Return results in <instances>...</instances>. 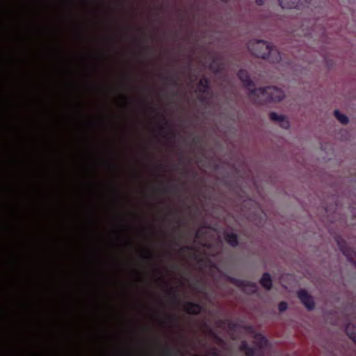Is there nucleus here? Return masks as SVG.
I'll use <instances>...</instances> for the list:
<instances>
[{
	"mask_svg": "<svg viewBox=\"0 0 356 356\" xmlns=\"http://www.w3.org/2000/svg\"><path fill=\"white\" fill-rule=\"evenodd\" d=\"M168 293L169 295H172V300L175 304H179L180 302L179 298H178L177 295L176 294V290L172 287H170L168 290Z\"/></svg>",
	"mask_w": 356,
	"mask_h": 356,
	"instance_id": "16",
	"label": "nucleus"
},
{
	"mask_svg": "<svg viewBox=\"0 0 356 356\" xmlns=\"http://www.w3.org/2000/svg\"><path fill=\"white\" fill-rule=\"evenodd\" d=\"M209 69L213 72H218L221 70L220 65L216 62V60H213L212 63L209 66Z\"/></svg>",
	"mask_w": 356,
	"mask_h": 356,
	"instance_id": "18",
	"label": "nucleus"
},
{
	"mask_svg": "<svg viewBox=\"0 0 356 356\" xmlns=\"http://www.w3.org/2000/svg\"><path fill=\"white\" fill-rule=\"evenodd\" d=\"M215 339L218 341H220L221 339L217 336V335H215Z\"/></svg>",
	"mask_w": 356,
	"mask_h": 356,
	"instance_id": "33",
	"label": "nucleus"
},
{
	"mask_svg": "<svg viewBox=\"0 0 356 356\" xmlns=\"http://www.w3.org/2000/svg\"><path fill=\"white\" fill-rule=\"evenodd\" d=\"M179 353L178 350H174L168 346H165L161 351V354L164 356H177Z\"/></svg>",
	"mask_w": 356,
	"mask_h": 356,
	"instance_id": "15",
	"label": "nucleus"
},
{
	"mask_svg": "<svg viewBox=\"0 0 356 356\" xmlns=\"http://www.w3.org/2000/svg\"><path fill=\"white\" fill-rule=\"evenodd\" d=\"M287 308H288V305L284 301L280 302L278 305V309H279L280 312H284L287 309Z\"/></svg>",
	"mask_w": 356,
	"mask_h": 356,
	"instance_id": "20",
	"label": "nucleus"
},
{
	"mask_svg": "<svg viewBox=\"0 0 356 356\" xmlns=\"http://www.w3.org/2000/svg\"><path fill=\"white\" fill-rule=\"evenodd\" d=\"M334 114L335 118H337V120H339L341 124H348V122H349L348 118L346 115H344V114H343V113H340V111H338V110H335V111H334Z\"/></svg>",
	"mask_w": 356,
	"mask_h": 356,
	"instance_id": "13",
	"label": "nucleus"
},
{
	"mask_svg": "<svg viewBox=\"0 0 356 356\" xmlns=\"http://www.w3.org/2000/svg\"><path fill=\"white\" fill-rule=\"evenodd\" d=\"M202 307L193 302H186L184 304V310L186 313L191 315H197L202 311Z\"/></svg>",
	"mask_w": 356,
	"mask_h": 356,
	"instance_id": "9",
	"label": "nucleus"
},
{
	"mask_svg": "<svg viewBox=\"0 0 356 356\" xmlns=\"http://www.w3.org/2000/svg\"><path fill=\"white\" fill-rule=\"evenodd\" d=\"M145 49L147 50V51H152V48L150 47H146Z\"/></svg>",
	"mask_w": 356,
	"mask_h": 356,
	"instance_id": "30",
	"label": "nucleus"
},
{
	"mask_svg": "<svg viewBox=\"0 0 356 356\" xmlns=\"http://www.w3.org/2000/svg\"><path fill=\"white\" fill-rule=\"evenodd\" d=\"M224 238L225 241L232 248H236L238 245V236L236 233L225 232Z\"/></svg>",
	"mask_w": 356,
	"mask_h": 356,
	"instance_id": "10",
	"label": "nucleus"
},
{
	"mask_svg": "<svg viewBox=\"0 0 356 356\" xmlns=\"http://www.w3.org/2000/svg\"><path fill=\"white\" fill-rule=\"evenodd\" d=\"M245 356H262L261 353H258L257 350L255 348H252V347H250L245 353Z\"/></svg>",
	"mask_w": 356,
	"mask_h": 356,
	"instance_id": "17",
	"label": "nucleus"
},
{
	"mask_svg": "<svg viewBox=\"0 0 356 356\" xmlns=\"http://www.w3.org/2000/svg\"><path fill=\"white\" fill-rule=\"evenodd\" d=\"M168 81H170L174 85L177 84V78L175 76H172L168 78Z\"/></svg>",
	"mask_w": 356,
	"mask_h": 356,
	"instance_id": "25",
	"label": "nucleus"
},
{
	"mask_svg": "<svg viewBox=\"0 0 356 356\" xmlns=\"http://www.w3.org/2000/svg\"><path fill=\"white\" fill-rule=\"evenodd\" d=\"M143 258L147 261H152L153 259L152 254L149 252H147L143 255Z\"/></svg>",
	"mask_w": 356,
	"mask_h": 356,
	"instance_id": "22",
	"label": "nucleus"
},
{
	"mask_svg": "<svg viewBox=\"0 0 356 356\" xmlns=\"http://www.w3.org/2000/svg\"><path fill=\"white\" fill-rule=\"evenodd\" d=\"M157 168H161V165H157Z\"/></svg>",
	"mask_w": 356,
	"mask_h": 356,
	"instance_id": "36",
	"label": "nucleus"
},
{
	"mask_svg": "<svg viewBox=\"0 0 356 356\" xmlns=\"http://www.w3.org/2000/svg\"><path fill=\"white\" fill-rule=\"evenodd\" d=\"M197 90L202 95L199 97L200 101L202 103L207 102L206 95H211L210 81L208 78L203 77L200 79L197 83Z\"/></svg>",
	"mask_w": 356,
	"mask_h": 356,
	"instance_id": "5",
	"label": "nucleus"
},
{
	"mask_svg": "<svg viewBox=\"0 0 356 356\" xmlns=\"http://www.w3.org/2000/svg\"><path fill=\"white\" fill-rule=\"evenodd\" d=\"M252 100L257 104H265L271 102H280L284 98V92L282 90L274 86L259 88L251 91Z\"/></svg>",
	"mask_w": 356,
	"mask_h": 356,
	"instance_id": "2",
	"label": "nucleus"
},
{
	"mask_svg": "<svg viewBox=\"0 0 356 356\" xmlns=\"http://www.w3.org/2000/svg\"><path fill=\"white\" fill-rule=\"evenodd\" d=\"M208 356H220L218 349L215 347L211 348L208 353Z\"/></svg>",
	"mask_w": 356,
	"mask_h": 356,
	"instance_id": "21",
	"label": "nucleus"
},
{
	"mask_svg": "<svg viewBox=\"0 0 356 356\" xmlns=\"http://www.w3.org/2000/svg\"><path fill=\"white\" fill-rule=\"evenodd\" d=\"M254 339L260 348L265 347L268 343L267 339L261 334H257Z\"/></svg>",
	"mask_w": 356,
	"mask_h": 356,
	"instance_id": "14",
	"label": "nucleus"
},
{
	"mask_svg": "<svg viewBox=\"0 0 356 356\" xmlns=\"http://www.w3.org/2000/svg\"><path fill=\"white\" fill-rule=\"evenodd\" d=\"M127 245H131V243H127Z\"/></svg>",
	"mask_w": 356,
	"mask_h": 356,
	"instance_id": "37",
	"label": "nucleus"
},
{
	"mask_svg": "<svg viewBox=\"0 0 356 356\" xmlns=\"http://www.w3.org/2000/svg\"><path fill=\"white\" fill-rule=\"evenodd\" d=\"M250 346L245 341H243L240 345L239 349L241 351L245 353Z\"/></svg>",
	"mask_w": 356,
	"mask_h": 356,
	"instance_id": "19",
	"label": "nucleus"
},
{
	"mask_svg": "<svg viewBox=\"0 0 356 356\" xmlns=\"http://www.w3.org/2000/svg\"><path fill=\"white\" fill-rule=\"evenodd\" d=\"M261 285L267 290H270L272 288V279L268 273H264L260 279Z\"/></svg>",
	"mask_w": 356,
	"mask_h": 356,
	"instance_id": "11",
	"label": "nucleus"
},
{
	"mask_svg": "<svg viewBox=\"0 0 356 356\" xmlns=\"http://www.w3.org/2000/svg\"><path fill=\"white\" fill-rule=\"evenodd\" d=\"M199 234H200V232L197 231L196 233H195V238H198L199 237Z\"/></svg>",
	"mask_w": 356,
	"mask_h": 356,
	"instance_id": "31",
	"label": "nucleus"
},
{
	"mask_svg": "<svg viewBox=\"0 0 356 356\" xmlns=\"http://www.w3.org/2000/svg\"><path fill=\"white\" fill-rule=\"evenodd\" d=\"M336 242L343 254L346 256L350 262L356 266V252L350 248L346 241L341 237H337Z\"/></svg>",
	"mask_w": 356,
	"mask_h": 356,
	"instance_id": "3",
	"label": "nucleus"
},
{
	"mask_svg": "<svg viewBox=\"0 0 356 356\" xmlns=\"http://www.w3.org/2000/svg\"><path fill=\"white\" fill-rule=\"evenodd\" d=\"M193 249V248L192 246L186 245V246L181 248L180 249V250H181V252H186L188 250H192Z\"/></svg>",
	"mask_w": 356,
	"mask_h": 356,
	"instance_id": "24",
	"label": "nucleus"
},
{
	"mask_svg": "<svg viewBox=\"0 0 356 356\" xmlns=\"http://www.w3.org/2000/svg\"><path fill=\"white\" fill-rule=\"evenodd\" d=\"M346 332L349 338L356 343V327L352 326L350 324H348L346 327Z\"/></svg>",
	"mask_w": 356,
	"mask_h": 356,
	"instance_id": "12",
	"label": "nucleus"
},
{
	"mask_svg": "<svg viewBox=\"0 0 356 356\" xmlns=\"http://www.w3.org/2000/svg\"><path fill=\"white\" fill-rule=\"evenodd\" d=\"M237 76L243 83L244 88L249 91V96L252 99L251 91L256 90L257 88L254 87V83L251 79L248 72L245 70L241 69L238 72Z\"/></svg>",
	"mask_w": 356,
	"mask_h": 356,
	"instance_id": "4",
	"label": "nucleus"
},
{
	"mask_svg": "<svg viewBox=\"0 0 356 356\" xmlns=\"http://www.w3.org/2000/svg\"><path fill=\"white\" fill-rule=\"evenodd\" d=\"M248 48L254 56L268 59L273 63H277L282 59L280 51L270 43L263 40L250 41L248 44Z\"/></svg>",
	"mask_w": 356,
	"mask_h": 356,
	"instance_id": "1",
	"label": "nucleus"
},
{
	"mask_svg": "<svg viewBox=\"0 0 356 356\" xmlns=\"http://www.w3.org/2000/svg\"><path fill=\"white\" fill-rule=\"evenodd\" d=\"M278 2L280 3V6L282 8H284L286 4H289V3H291V6L295 5V3H296V1H278ZM298 2V1H297V3Z\"/></svg>",
	"mask_w": 356,
	"mask_h": 356,
	"instance_id": "23",
	"label": "nucleus"
},
{
	"mask_svg": "<svg viewBox=\"0 0 356 356\" xmlns=\"http://www.w3.org/2000/svg\"><path fill=\"white\" fill-rule=\"evenodd\" d=\"M298 298L305 305L307 310L312 311L314 309L315 302L311 295L305 289H300L298 291Z\"/></svg>",
	"mask_w": 356,
	"mask_h": 356,
	"instance_id": "6",
	"label": "nucleus"
},
{
	"mask_svg": "<svg viewBox=\"0 0 356 356\" xmlns=\"http://www.w3.org/2000/svg\"><path fill=\"white\" fill-rule=\"evenodd\" d=\"M170 189H171L172 191H178V186L177 185H172L170 187Z\"/></svg>",
	"mask_w": 356,
	"mask_h": 356,
	"instance_id": "26",
	"label": "nucleus"
},
{
	"mask_svg": "<svg viewBox=\"0 0 356 356\" xmlns=\"http://www.w3.org/2000/svg\"><path fill=\"white\" fill-rule=\"evenodd\" d=\"M150 110L152 111V112H155L156 111V109L154 108H150Z\"/></svg>",
	"mask_w": 356,
	"mask_h": 356,
	"instance_id": "35",
	"label": "nucleus"
},
{
	"mask_svg": "<svg viewBox=\"0 0 356 356\" xmlns=\"http://www.w3.org/2000/svg\"><path fill=\"white\" fill-rule=\"evenodd\" d=\"M227 280L228 282L234 284V286L238 287V288H250L253 292H255L257 291V284L254 282L244 280L238 278H236L232 276H228L227 277Z\"/></svg>",
	"mask_w": 356,
	"mask_h": 356,
	"instance_id": "7",
	"label": "nucleus"
},
{
	"mask_svg": "<svg viewBox=\"0 0 356 356\" xmlns=\"http://www.w3.org/2000/svg\"><path fill=\"white\" fill-rule=\"evenodd\" d=\"M256 2L257 3V4H258L259 6H263V5H264V1H256Z\"/></svg>",
	"mask_w": 356,
	"mask_h": 356,
	"instance_id": "28",
	"label": "nucleus"
},
{
	"mask_svg": "<svg viewBox=\"0 0 356 356\" xmlns=\"http://www.w3.org/2000/svg\"><path fill=\"white\" fill-rule=\"evenodd\" d=\"M193 141L194 143H196L197 142V138H194Z\"/></svg>",
	"mask_w": 356,
	"mask_h": 356,
	"instance_id": "32",
	"label": "nucleus"
},
{
	"mask_svg": "<svg viewBox=\"0 0 356 356\" xmlns=\"http://www.w3.org/2000/svg\"><path fill=\"white\" fill-rule=\"evenodd\" d=\"M170 134H171V136H172V137H175V132H173V131L170 132Z\"/></svg>",
	"mask_w": 356,
	"mask_h": 356,
	"instance_id": "34",
	"label": "nucleus"
},
{
	"mask_svg": "<svg viewBox=\"0 0 356 356\" xmlns=\"http://www.w3.org/2000/svg\"><path fill=\"white\" fill-rule=\"evenodd\" d=\"M169 124L166 120H165V127H161V129L163 130L165 127H168Z\"/></svg>",
	"mask_w": 356,
	"mask_h": 356,
	"instance_id": "27",
	"label": "nucleus"
},
{
	"mask_svg": "<svg viewBox=\"0 0 356 356\" xmlns=\"http://www.w3.org/2000/svg\"><path fill=\"white\" fill-rule=\"evenodd\" d=\"M170 319L176 322L177 321V318L176 316L170 317Z\"/></svg>",
	"mask_w": 356,
	"mask_h": 356,
	"instance_id": "29",
	"label": "nucleus"
},
{
	"mask_svg": "<svg viewBox=\"0 0 356 356\" xmlns=\"http://www.w3.org/2000/svg\"><path fill=\"white\" fill-rule=\"evenodd\" d=\"M269 118L272 121L280 122V127L283 129H288L290 127V123L284 115H278L275 112H270Z\"/></svg>",
	"mask_w": 356,
	"mask_h": 356,
	"instance_id": "8",
	"label": "nucleus"
}]
</instances>
